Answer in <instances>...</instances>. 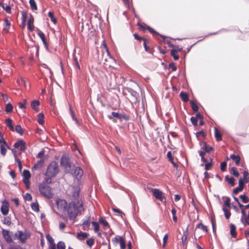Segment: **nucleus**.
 <instances>
[{
	"instance_id": "1",
	"label": "nucleus",
	"mask_w": 249,
	"mask_h": 249,
	"mask_svg": "<svg viewBox=\"0 0 249 249\" xmlns=\"http://www.w3.org/2000/svg\"><path fill=\"white\" fill-rule=\"evenodd\" d=\"M83 209V202L82 200L77 201H71L67 208L69 218L73 220L76 218L78 213Z\"/></svg>"
},
{
	"instance_id": "2",
	"label": "nucleus",
	"mask_w": 249,
	"mask_h": 249,
	"mask_svg": "<svg viewBox=\"0 0 249 249\" xmlns=\"http://www.w3.org/2000/svg\"><path fill=\"white\" fill-rule=\"evenodd\" d=\"M60 170L58 164L54 161L51 162L48 166L45 176L44 181L50 184L52 182V178H54L59 173Z\"/></svg>"
},
{
	"instance_id": "3",
	"label": "nucleus",
	"mask_w": 249,
	"mask_h": 249,
	"mask_svg": "<svg viewBox=\"0 0 249 249\" xmlns=\"http://www.w3.org/2000/svg\"><path fill=\"white\" fill-rule=\"evenodd\" d=\"M47 184L44 180V182L39 185L38 189L42 195L48 199H51L53 197V194L51 187Z\"/></svg>"
},
{
	"instance_id": "4",
	"label": "nucleus",
	"mask_w": 249,
	"mask_h": 249,
	"mask_svg": "<svg viewBox=\"0 0 249 249\" xmlns=\"http://www.w3.org/2000/svg\"><path fill=\"white\" fill-rule=\"evenodd\" d=\"M58 209L61 212H65L68 206L67 202L64 199H58L56 201Z\"/></svg>"
},
{
	"instance_id": "5",
	"label": "nucleus",
	"mask_w": 249,
	"mask_h": 249,
	"mask_svg": "<svg viewBox=\"0 0 249 249\" xmlns=\"http://www.w3.org/2000/svg\"><path fill=\"white\" fill-rule=\"evenodd\" d=\"M112 242L115 244L119 243L120 245L121 249H125L126 248V244L124 238L119 235H116L114 238L112 239Z\"/></svg>"
},
{
	"instance_id": "6",
	"label": "nucleus",
	"mask_w": 249,
	"mask_h": 249,
	"mask_svg": "<svg viewBox=\"0 0 249 249\" xmlns=\"http://www.w3.org/2000/svg\"><path fill=\"white\" fill-rule=\"evenodd\" d=\"M80 188L79 186H74L73 187L72 194L71 195V199L72 201H77L78 200L79 193H80Z\"/></svg>"
},
{
	"instance_id": "7",
	"label": "nucleus",
	"mask_w": 249,
	"mask_h": 249,
	"mask_svg": "<svg viewBox=\"0 0 249 249\" xmlns=\"http://www.w3.org/2000/svg\"><path fill=\"white\" fill-rule=\"evenodd\" d=\"M15 148L18 149L20 153L24 151L26 149V142L22 140H18L14 144Z\"/></svg>"
},
{
	"instance_id": "8",
	"label": "nucleus",
	"mask_w": 249,
	"mask_h": 249,
	"mask_svg": "<svg viewBox=\"0 0 249 249\" xmlns=\"http://www.w3.org/2000/svg\"><path fill=\"white\" fill-rule=\"evenodd\" d=\"M61 165L66 168L71 167L69 159L66 155H63L60 160Z\"/></svg>"
},
{
	"instance_id": "9",
	"label": "nucleus",
	"mask_w": 249,
	"mask_h": 249,
	"mask_svg": "<svg viewBox=\"0 0 249 249\" xmlns=\"http://www.w3.org/2000/svg\"><path fill=\"white\" fill-rule=\"evenodd\" d=\"M111 115L120 120H122L123 119L128 121L129 120V116L127 115H126L125 113H119L118 112H112L111 113Z\"/></svg>"
},
{
	"instance_id": "10",
	"label": "nucleus",
	"mask_w": 249,
	"mask_h": 249,
	"mask_svg": "<svg viewBox=\"0 0 249 249\" xmlns=\"http://www.w3.org/2000/svg\"><path fill=\"white\" fill-rule=\"evenodd\" d=\"M1 232L3 238L7 243H11L13 242L12 238L8 230L2 229Z\"/></svg>"
},
{
	"instance_id": "11",
	"label": "nucleus",
	"mask_w": 249,
	"mask_h": 249,
	"mask_svg": "<svg viewBox=\"0 0 249 249\" xmlns=\"http://www.w3.org/2000/svg\"><path fill=\"white\" fill-rule=\"evenodd\" d=\"M152 193L155 198L160 201H162L164 198L162 192L158 189H153Z\"/></svg>"
},
{
	"instance_id": "12",
	"label": "nucleus",
	"mask_w": 249,
	"mask_h": 249,
	"mask_svg": "<svg viewBox=\"0 0 249 249\" xmlns=\"http://www.w3.org/2000/svg\"><path fill=\"white\" fill-rule=\"evenodd\" d=\"M72 174L76 177L77 179L79 181L83 175V171L80 167H75L74 172Z\"/></svg>"
},
{
	"instance_id": "13",
	"label": "nucleus",
	"mask_w": 249,
	"mask_h": 249,
	"mask_svg": "<svg viewBox=\"0 0 249 249\" xmlns=\"http://www.w3.org/2000/svg\"><path fill=\"white\" fill-rule=\"evenodd\" d=\"M40 101L38 100H34L31 103V107L36 112H38L39 109L38 107L40 105Z\"/></svg>"
},
{
	"instance_id": "14",
	"label": "nucleus",
	"mask_w": 249,
	"mask_h": 249,
	"mask_svg": "<svg viewBox=\"0 0 249 249\" xmlns=\"http://www.w3.org/2000/svg\"><path fill=\"white\" fill-rule=\"evenodd\" d=\"M90 223H91L90 220V216H89L87 217V219L86 220L83 222L82 225L83 226V229L85 231L89 230V229Z\"/></svg>"
},
{
	"instance_id": "15",
	"label": "nucleus",
	"mask_w": 249,
	"mask_h": 249,
	"mask_svg": "<svg viewBox=\"0 0 249 249\" xmlns=\"http://www.w3.org/2000/svg\"><path fill=\"white\" fill-rule=\"evenodd\" d=\"M37 35L41 38L45 47L47 48L48 45L46 39L44 34L41 31L38 29Z\"/></svg>"
},
{
	"instance_id": "16",
	"label": "nucleus",
	"mask_w": 249,
	"mask_h": 249,
	"mask_svg": "<svg viewBox=\"0 0 249 249\" xmlns=\"http://www.w3.org/2000/svg\"><path fill=\"white\" fill-rule=\"evenodd\" d=\"M201 148L205 152L207 153L210 152L213 150V147L210 145H207L206 142H202Z\"/></svg>"
},
{
	"instance_id": "17",
	"label": "nucleus",
	"mask_w": 249,
	"mask_h": 249,
	"mask_svg": "<svg viewBox=\"0 0 249 249\" xmlns=\"http://www.w3.org/2000/svg\"><path fill=\"white\" fill-rule=\"evenodd\" d=\"M0 210L3 215H7L9 212V206L8 203L7 202L6 204L2 205Z\"/></svg>"
},
{
	"instance_id": "18",
	"label": "nucleus",
	"mask_w": 249,
	"mask_h": 249,
	"mask_svg": "<svg viewBox=\"0 0 249 249\" xmlns=\"http://www.w3.org/2000/svg\"><path fill=\"white\" fill-rule=\"evenodd\" d=\"M72 57H73L72 65H73V67L75 69L80 70V65L78 61V60H77V58L76 57L75 53H73Z\"/></svg>"
},
{
	"instance_id": "19",
	"label": "nucleus",
	"mask_w": 249,
	"mask_h": 249,
	"mask_svg": "<svg viewBox=\"0 0 249 249\" xmlns=\"http://www.w3.org/2000/svg\"><path fill=\"white\" fill-rule=\"evenodd\" d=\"M3 31L6 33H8L9 32V29L10 26V22L8 20V19L5 18L4 19V24H3Z\"/></svg>"
},
{
	"instance_id": "20",
	"label": "nucleus",
	"mask_w": 249,
	"mask_h": 249,
	"mask_svg": "<svg viewBox=\"0 0 249 249\" xmlns=\"http://www.w3.org/2000/svg\"><path fill=\"white\" fill-rule=\"evenodd\" d=\"M230 234L233 238H235L236 237V227L233 224H231L230 225Z\"/></svg>"
},
{
	"instance_id": "21",
	"label": "nucleus",
	"mask_w": 249,
	"mask_h": 249,
	"mask_svg": "<svg viewBox=\"0 0 249 249\" xmlns=\"http://www.w3.org/2000/svg\"><path fill=\"white\" fill-rule=\"evenodd\" d=\"M230 158L235 162L236 165H239L240 161V158L239 156L232 154Z\"/></svg>"
},
{
	"instance_id": "22",
	"label": "nucleus",
	"mask_w": 249,
	"mask_h": 249,
	"mask_svg": "<svg viewBox=\"0 0 249 249\" xmlns=\"http://www.w3.org/2000/svg\"><path fill=\"white\" fill-rule=\"evenodd\" d=\"M179 96L184 102H186L189 100L188 94L186 92L181 91L180 93Z\"/></svg>"
},
{
	"instance_id": "23",
	"label": "nucleus",
	"mask_w": 249,
	"mask_h": 249,
	"mask_svg": "<svg viewBox=\"0 0 249 249\" xmlns=\"http://www.w3.org/2000/svg\"><path fill=\"white\" fill-rule=\"evenodd\" d=\"M43 163H44L43 160H40L37 161V162L34 164V165L33 166V168L34 169H36V170L40 169L42 167Z\"/></svg>"
},
{
	"instance_id": "24",
	"label": "nucleus",
	"mask_w": 249,
	"mask_h": 249,
	"mask_svg": "<svg viewBox=\"0 0 249 249\" xmlns=\"http://www.w3.org/2000/svg\"><path fill=\"white\" fill-rule=\"evenodd\" d=\"M214 136L217 141H220L222 140V134L216 128H214Z\"/></svg>"
},
{
	"instance_id": "25",
	"label": "nucleus",
	"mask_w": 249,
	"mask_h": 249,
	"mask_svg": "<svg viewBox=\"0 0 249 249\" xmlns=\"http://www.w3.org/2000/svg\"><path fill=\"white\" fill-rule=\"evenodd\" d=\"M5 123H6L7 127H9L11 130H12L13 131H14V127L12 124V121L10 118H8V119H6Z\"/></svg>"
},
{
	"instance_id": "26",
	"label": "nucleus",
	"mask_w": 249,
	"mask_h": 249,
	"mask_svg": "<svg viewBox=\"0 0 249 249\" xmlns=\"http://www.w3.org/2000/svg\"><path fill=\"white\" fill-rule=\"evenodd\" d=\"M33 22H34V19L32 17H31L28 20V26H27V28H28V30H30V31H33L34 30V26L33 25Z\"/></svg>"
},
{
	"instance_id": "27",
	"label": "nucleus",
	"mask_w": 249,
	"mask_h": 249,
	"mask_svg": "<svg viewBox=\"0 0 249 249\" xmlns=\"http://www.w3.org/2000/svg\"><path fill=\"white\" fill-rule=\"evenodd\" d=\"M128 91L130 93L132 96L135 98V100H136L137 97L139 96V93L131 88H129L128 89Z\"/></svg>"
},
{
	"instance_id": "28",
	"label": "nucleus",
	"mask_w": 249,
	"mask_h": 249,
	"mask_svg": "<svg viewBox=\"0 0 249 249\" xmlns=\"http://www.w3.org/2000/svg\"><path fill=\"white\" fill-rule=\"evenodd\" d=\"M31 207L32 209L35 212H38L39 211V205L37 202L32 203Z\"/></svg>"
},
{
	"instance_id": "29",
	"label": "nucleus",
	"mask_w": 249,
	"mask_h": 249,
	"mask_svg": "<svg viewBox=\"0 0 249 249\" xmlns=\"http://www.w3.org/2000/svg\"><path fill=\"white\" fill-rule=\"evenodd\" d=\"M225 179L226 181H228L229 184H230L232 186L235 185V179L233 177H231L230 178H229L228 176H226L225 177Z\"/></svg>"
},
{
	"instance_id": "30",
	"label": "nucleus",
	"mask_w": 249,
	"mask_h": 249,
	"mask_svg": "<svg viewBox=\"0 0 249 249\" xmlns=\"http://www.w3.org/2000/svg\"><path fill=\"white\" fill-rule=\"evenodd\" d=\"M222 209L224 213V215H225V218L227 219H228L230 218V217L231 216V212L229 211V210L228 209H227L226 208H225L224 207H223Z\"/></svg>"
},
{
	"instance_id": "31",
	"label": "nucleus",
	"mask_w": 249,
	"mask_h": 249,
	"mask_svg": "<svg viewBox=\"0 0 249 249\" xmlns=\"http://www.w3.org/2000/svg\"><path fill=\"white\" fill-rule=\"evenodd\" d=\"M29 3L32 10H36L37 9L36 2L35 0H30Z\"/></svg>"
},
{
	"instance_id": "32",
	"label": "nucleus",
	"mask_w": 249,
	"mask_h": 249,
	"mask_svg": "<svg viewBox=\"0 0 249 249\" xmlns=\"http://www.w3.org/2000/svg\"><path fill=\"white\" fill-rule=\"evenodd\" d=\"M48 16L51 18V21L55 24L57 22V19L53 17V12L49 11L48 13Z\"/></svg>"
},
{
	"instance_id": "33",
	"label": "nucleus",
	"mask_w": 249,
	"mask_h": 249,
	"mask_svg": "<svg viewBox=\"0 0 249 249\" xmlns=\"http://www.w3.org/2000/svg\"><path fill=\"white\" fill-rule=\"evenodd\" d=\"M22 174L23 178L30 179V178H31V174L29 170L24 169L23 171Z\"/></svg>"
},
{
	"instance_id": "34",
	"label": "nucleus",
	"mask_w": 249,
	"mask_h": 249,
	"mask_svg": "<svg viewBox=\"0 0 249 249\" xmlns=\"http://www.w3.org/2000/svg\"><path fill=\"white\" fill-rule=\"evenodd\" d=\"M14 130L20 135H22L23 134V130L20 125H16Z\"/></svg>"
},
{
	"instance_id": "35",
	"label": "nucleus",
	"mask_w": 249,
	"mask_h": 249,
	"mask_svg": "<svg viewBox=\"0 0 249 249\" xmlns=\"http://www.w3.org/2000/svg\"><path fill=\"white\" fill-rule=\"evenodd\" d=\"M241 221L245 226L249 225V211L248 216L245 219L241 218Z\"/></svg>"
},
{
	"instance_id": "36",
	"label": "nucleus",
	"mask_w": 249,
	"mask_h": 249,
	"mask_svg": "<svg viewBox=\"0 0 249 249\" xmlns=\"http://www.w3.org/2000/svg\"><path fill=\"white\" fill-rule=\"evenodd\" d=\"M99 222L105 227H109L108 223L103 217H102L99 218Z\"/></svg>"
},
{
	"instance_id": "37",
	"label": "nucleus",
	"mask_w": 249,
	"mask_h": 249,
	"mask_svg": "<svg viewBox=\"0 0 249 249\" xmlns=\"http://www.w3.org/2000/svg\"><path fill=\"white\" fill-rule=\"evenodd\" d=\"M13 107L11 103H9L6 105V108H5V111L7 113L11 112L13 110Z\"/></svg>"
},
{
	"instance_id": "38",
	"label": "nucleus",
	"mask_w": 249,
	"mask_h": 249,
	"mask_svg": "<svg viewBox=\"0 0 249 249\" xmlns=\"http://www.w3.org/2000/svg\"><path fill=\"white\" fill-rule=\"evenodd\" d=\"M143 40H144V42H143V47L144 48V50L146 52L150 53H152V52H153V50L152 49H150L146 45V39H143Z\"/></svg>"
},
{
	"instance_id": "39",
	"label": "nucleus",
	"mask_w": 249,
	"mask_h": 249,
	"mask_svg": "<svg viewBox=\"0 0 249 249\" xmlns=\"http://www.w3.org/2000/svg\"><path fill=\"white\" fill-rule=\"evenodd\" d=\"M161 37L162 38L163 41L165 42V43L167 44L170 47H175V45L172 44L171 41L165 39V36L162 35H160Z\"/></svg>"
},
{
	"instance_id": "40",
	"label": "nucleus",
	"mask_w": 249,
	"mask_h": 249,
	"mask_svg": "<svg viewBox=\"0 0 249 249\" xmlns=\"http://www.w3.org/2000/svg\"><path fill=\"white\" fill-rule=\"evenodd\" d=\"M187 237L188 233L187 231H186L185 232H184L182 238V243L184 246L186 245Z\"/></svg>"
},
{
	"instance_id": "41",
	"label": "nucleus",
	"mask_w": 249,
	"mask_h": 249,
	"mask_svg": "<svg viewBox=\"0 0 249 249\" xmlns=\"http://www.w3.org/2000/svg\"><path fill=\"white\" fill-rule=\"evenodd\" d=\"M57 249H66L65 243L63 241H59L57 244Z\"/></svg>"
},
{
	"instance_id": "42",
	"label": "nucleus",
	"mask_w": 249,
	"mask_h": 249,
	"mask_svg": "<svg viewBox=\"0 0 249 249\" xmlns=\"http://www.w3.org/2000/svg\"><path fill=\"white\" fill-rule=\"evenodd\" d=\"M91 224L94 227V230L95 232H97L99 231V225L98 223L95 221H92Z\"/></svg>"
},
{
	"instance_id": "43",
	"label": "nucleus",
	"mask_w": 249,
	"mask_h": 249,
	"mask_svg": "<svg viewBox=\"0 0 249 249\" xmlns=\"http://www.w3.org/2000/svg\"><path fill=\"white\" fill-rule=\"evenodd\" d=\"M7 147L6 146H5V144L3 145V144H1L0 145V153L3 156H5L6 153V149L5 147Z\"/></svg>"
},
{
	"instance_id": "44",
	"label": "nucleus",
	"mask_w": 249,
	"mask_h": 249,
	"mask_svg": "<svg viewBox=\"0 0 249 249\" xmlns=\"http://www.w3.org/2000/svg\"><path fill=\"white\" fill-rule=\"evenodd\" d=\"M190 104L191 105V107L193 111L196 112L198 111V107L196 104L192 100L190 101Z\"/></svg>"
},
{
	"instance_id": "45",
	"label": "nucleus",
	"mask_w": 249,
	"mask_h": 249,
	"mask_svg": "<svg viewBox=\"0 0 249 249\" xmlns=\"http://www.w3.org/2000/svg\"><path fill=\"white\" fill-rule=\"evenodd\" d=\"M176 50H171V55L174 57L175 60H178L179 59V55L176 54Z\"/></svg>"
},
{
	"instance_id": "46",
	"label": "nucleus",
	"mask_w": 249,
	"mask_h": 249,
	"mask_svg": "<svg viewBox=\"0 0 249 249\" xmlns=\"http://www.w3.org/2000/svg\"><path fill=\"white\" fill-rule=\"evenodd\" d=\"M23 182L25 184L26 189H29L30 186V179H27L26 178H23Z\"/></svg>"
},
{
	"instance_id": "47",
	"label": "nucleus",
	"mask_w": 249,
	"mask_h": 249,
	"mask_svg": "<svg viewBox=\"0 0 249 249\" xmlns=\"http://www.w3.org/2000/svg\"><path fill=\"white\" fill-rule=\"evenodd\" d=\"M231 173L235 177H238L239 176V172L234 167H232L231 170Z\"/></svg>"
},
{
	"instance_id": "48",
	"label": "nucleus",
	"mask_w": 249,
	"mask_h": 249,
	"mask_svg": "<svg viewBox=\"0 0 249 249\" xmlns=\"http://www.w3.org/2000/svg\"><path fill=\"white\" fill-rule=\"evenodd\" d=\"M240 198L243 203H248L249 201V198L245 195H240Z\"/></svg>"
},
{
	"instance_id": "49",
	"label": "nucleus",
	"mask_w": 249,
	"mask_h": 249,
	"mask_svg": "<svg viewBox=\"0 0 249 249\" xmlns=\"http://www.w3.org/2000/svg\"><path fill=\"white\" fill-rule=\"evenodd\" d=\"M3 143L4 144H5V146H7V148H8V149H10V147L9 146V145H8L7 142L4 141L3 137L2 135V134L0 132V143Z\"/></svg>"
},
{
	"instance_id": "50",
	"label": "nucleus",
	"mask_w": 249,
	"mask_h": 249,
	"mask_svg": "<svg viewBox=\"0 0 249 249\" xmlns=\"http://www.w3.org/2000/svg\"><path fill=\"white\" fill-rule=\"evenodd\" d=\"M26 19H27L26 13L24 11H22V12L21 19H22V23L24 24V25H25Z\"/></svg>"
},
{
	"instance_id": "51",
	"label": "nucleus",
	"mask_w": 249,
	"mask_h": 249,
	"mask_svg": "<svg viewBox=\"0 0 249 249\" xmlns=\"http://www.w3.org/2000/svg\"><path fill=\"white\" fill-rule=\"evenodd\" d=\"M248 175V172L247 171H245L243 172V179L244 180L245 183H248L249 181V178H247V176Z\"/></svg>"
},
{
	"instance_id": "52",
	"label": "nucleus",
	"mask_w": 249,
	"mask_h": 249,
	"mask_svg": "<svg viewBox=\"0 0 249 249\" xmlns=\"http://www.w3.org/2000/svg\"><path fill=\"white\" fill-rule=\"evenodd\" d=\"M86 243L89 247H91L94 243V239L90 238L87 240Z\"/></svg>"
},
{
	"instance_id": "53",
	"label": "nucleus",
	"mask_w": 249,
	"mask_h": 249,
	"mask_svg": "<svg viewBox=\"0 0 249 249\" xmlns=\"http://www.w3.org/2000/svg\"><path fill=\"white\" fill-rule=\"evenodd\" d=\"M14 156L15 158L16 162H17L18 163L19 168L20 169H21L22 166V164H21V162L20 160L17 158V156L15 154H14Z\"/></svg>"
},
{
	"instance_id": "54",
	"label": "nucleus",
	"mask_w": 249,
	"mask_h": 249,
	"mask_svg": "<svg viewBox=\"0 0 249 249\" xmlns=\"http://www.w3.org/2000/svg\"><path fill=\"white\" fill-rule=\"evenodd\" d=\"M197 228L201 229L202 230H203V231H204L205 232H207L208 231L207 227L206 226L204 225L203 224H202L201 223H199L197 225Z\"/></svg>"
},
{
	"instance_id": "55",
	"label": "nucleus",
	"mask_w": 249,
	"mask_h": 249,
	"mask_svg": "<svg viewBox=\"0 0 249 249\" xmlns=\"http://www.w3.org/2000/svg\"><path fill=\"white\" fill-rule=\"evenodd\" d=\"M147 29L151 33L153 34L154 35H157V36H160L158 33H157L156 31L154 30L152 28L147 26Z\"/></svg>"
},
{
	"instance_id": "56",
	"label": "nucleus",
	"mask_w": 249,
	"mask_h": 249,
	"mask_svg": "<svg viewBox=\"0 0 249 249\" xmlns=\"http://www.w3.org/2000/svg\"><path fill=\"white\" fill-rule=\"evenodd\" d=\"M23 235V233H22V232L21 231H19V238L20 239V241L24 243L26 240V236L25 235V237L22 238V236Z\"/></svg>"
},
{
	"instance_id": "57",
	"label": "nucleus",
	"mask_w": 249,
	"mask_h": 249,
	"mask_svg": "<svg viewBox=\"0 0 249 249\" xmlns=\"http://www.w3.org/2000/svg\"><path fill=\"white\" fill-rule=\"evenodd\" d=\"M46 237L47 241L50 244H51V243H53L54 242L53 238L50 235L47 234Z\"/></svg>"
},
{
	"instance_id": "58",
	"label": "nucleus",
	"mask_w": 249,
	"mask_h": 249,
	"mask_svg": "<svg viewBox=\"0 0 249 249\" xmlns=\"http://www.w3.org/2000/svg\"><path fill=\"white\" fill-rule=\"evenodd\" d=\"M168 234L166 233V234L164 235V236L163 238V244H162L163 247H164L165 246L166 244L167 243V241L168 240Z\"/></svg>"
},
{
	"instance_id": "59",
	"label": "nucleus",
	"mask_w": 249,
	"mask_h": 249,
	"mask_svg": "<svg viewBox=\"0 0 249 249\" xmlns=\"http://www.w3.org/2000/svg\"><path fill=\"white\" fill-rule=\"evenodd\" d=\"M230 202H231L230 198L229 197H227L226 199L225 200V201L224 202V206H226L227 207H230V205H231Z\"/></svg>"
},
{
	"instance_id": "60",
	"label": "nucleus",
	"mask_w": 249,
	"mask_h": 249,
	"mask_svg": "<svg viewBox=\"0 0 249 249\" xmlns=\"http://www.w3.org/2000/svg\"><path fill=\"white\" fill-rule=\"evenodd\" d=\"M88 233L86 232H81V233H77V237L81 236L82 239H85L88 237Z\"/></svg>"
},
{
	"instance_id": "61",
	"label": "nucleus",
	"mask_w": 249,
	"mask_h": 249,
	"mask_svg": "<svg viewBox=\"0 0 249 249\" xmlns=\"http://www.w3.org/2000/svg\"><path fill=\"white\" fill-rule=\"evenodd\" d=\"M227 166V163L225 161H223L220 164V169L221 171H224L226 170Z\"/></svg>"
},
{
	"instance_id": "62",
	"label": "nucleus",
	"mask_w": 249,
	"mask_h": 249,
	"mask_svg": "<svg viewBox=\"0 0 249 249\" xmlns=\"http://www.w3.org/2000/svg\"><path fill=\"white\" fill-rule=\"evenodd\" d=\"M3 223L4 224L7 225H10L11 223L10 219L9 218L4 217V220L3 221Z\"/></svg>"
},
{
	"instance_id": "63",
	"label": "nucleus",
	"mask_w": 249,
	"mask_h": 249,
	"mask_svg": "<svg viewBox=\"0 0 249 249\" xmlns=\"http://www.w3.org/2000/svg\"><path fill=\"white\" fill-rule=\"evenodd\" d=\"M242 190H243V188H242L241 187L240 188L239 186H238L233 189V194L236 195L239 192L242 191Z\"/></svg>"
},
{
	"instance_id": "64",
	"label": "nucleus",
	"mask_w": 249,
	"mask_h": 249,
	"mask_svg": "<svg viewBox=\"0 0 249 249\" xmlns=\"http://www.w3.org/2000/svg\"><path fill=\"white\" fill-rule=\"evenodd\" d=\"M169 66V68L172 69V71H174L177 70V67L176 66L175 63H170Z\"/></svg>"
}]
</instances>
